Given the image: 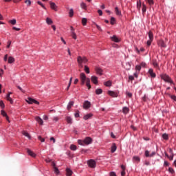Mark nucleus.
Masks as SVG:
<instances>
[{
    "instance_id": "obj_1",
    "label": "nucleus",
    "mask_w": 176,
    "mask_h": 176,
    "mask_svg": "<svg viewBox=\"0 0 176 176\" xmlns=\"http://www.w3.org/2000/svg\"><path fill=\"white\" fill-rule=\"evenodd\" d=\"M80 79L81 82V86L85 85V83H86V86L89 90L91 89V85H90V78L86 77V74H85V73L80 74Z\"/></svg>"
},
{
    "instance_id": "obj_2",
    "label": "nucleus",
    "mask_w": 176,
    "mask_h": 176,
    "mask_svg": "<svg viewBox=\"0 0 176 176\" xmlns=\"http://www.w3.org/2000/svg\"><path fill=\"white\" fill-rule=\"evenodd\" d=\"M78 145L85 146L86 145H90L93 142V139L91 137H86L84 140H78Z\"/></svg>"
},
{
    "instance_id": "obj_3",
    "label": "nucleus",
    "mask_w": 176,
    "mask_h": 176,
    "mask_svg": "<svg viewBox=\"0 0 176 176\" xmlns=\"http://www.w3.org/2000/svg\"><path fill=\"white\" fill-rule=\"evenodd\" d=\"M160 76L162 80H164V82H166V83H170V85H174V81L173 80L171 77H170V76H168L167 74H161Z\"/></svg>"
},
{
    "instance_id": "obj_4",
    "label": "nucleus",
    "mask_w": 176,
    "mask_h": 176,
    "mask_svg": "<svg viewBox=\"0 0 176 176\" xmlns=\"http://www.w3.org/2000/svg\"><path fill=\"white\" fill-rule=\"evenodd\" d=\"M88 61L89 60L85 56H79L77 57V63L80 68H83V64H87Z\"/></svg>"
},
{
    "instance_id": "obj_5",
    "label": "nucleus",
    "mask_w": 176,
    "mask_h": 176,
    "mask_svg": "<svg viewBox=\"0 0 176 176\" xmlns=\"http://www.w3.org/2000/svg\"><path fill=\"white\" fill-rule=\"evenodd\" d=\"M87 164L90 168H96L97 162L94 160H89L87 161Z\"/></svg>"
},
{
    "instance_id": "obj_6",
    "label": "nucleus",
    "mask_w": 176,
    "mask_h": 176,
    "mask_svg": "<svg viewBox=\"0 0 176 176\" xmlns=\"http://www.w3.org/2000/svg\"><path fill=\"white\" fill-rule=\"evenodd\" d=\"M107 94L113 98L119 97V91H108Z\"/></svg>"
},
{
    "instance_id": "obj_7",
    "label": "nucleus",
    "mask_w": 176,
    "mask_h": 176,
    "mask_svg": "<svg viewBox=\"0 0 176 176\" xmlns=\"http://www.w3.org/2000/svg\"><path fill=\"white\" fill-rule=\"evenodd\" d=\"M26 102H28V104H36V105H39V102L32 98H28V99H26Z\"/></svg>"
},
{
    "instance_id": "obj_8",
    "label": "nucleus",
    "mask_w": 176,
    "mask_h": 176,
    "mask_svg": "<svg viewBox=\"0 0 176 176\" xmlns=\"http://www.w3.org/2000/svg\"><path fill=\"white\" fill-rule=\"evenodd\" d=\"M82 107L84 109H89L91 107V103L89 100H85Z\"/></svg>"
},
{
    "instance_id": "obj_9",
    "label": "nucleus",
    "mask_w": 176,
    "mask_h": 176,
    "mask_svg": "<svg viewBox=\"0 0 176 176\" xmlns=\"http://www.w3.org/2000/svg\"><path fill=\"white\" fill-rule=\"evenodd\" d=\"M110 39L112 41V42H115L116 43H119V42H120V38L117 37L116 35H113V36L110 37Z\"/></svg>"
},
{
    "instance_id": "obj_10",
    "label": "nucleus",
    "mask_w": 176,
    "mask_h": 176,
    "mask_svg": "<svg viewBox=\"0 0 176 176\" xmlns=\"http://www.w3.org/2000/svg\"><path fill=\"white\" fill-rule=\"evenodd\" d=\"M50 8H51V9H52V10H54L55 12H57V10H58L57 9L58 7H57V5H56V3L50 1Z\"/></svg>"
},
{
    "instance_id": "obj_11",
    "label": "nucleus",
    "mask_w": 176,
    "mask_h": 176,
    "mask_svg": "<svg viewBox=\"0 0 176 176\" xmlns=\"http://www.w3.org/2000/svg\"><path fill=\"white\" fill-rule=\"evenodd\" d=\"M157 45L160 47H167V45L166 44V43L163 40L158 41Z\"/></svg>"
},
{
    "instance_id": "obj_12",
    "label": "nucleus",
    "mask_w": 176,
    "mask_h": 176,
    "mask_svg": "<svg viewBox=\"0 0 176 176\" xmlns=\"http://www.w3.org/2000/svg\"><path fill=\"white\" fill-rule=\"evenodd\" d=\"M91 80L94 85H98V78L95 76L91 77Z\"/></svg>"
},
{
    "instance_id": "obj_13",
    "label": "nucleus",
    "mask_w": 176,
    "mask_h": 176,
    "mask_svg": "<svg viewBox=\"0 0 176 176\" xmlns=\"http://www.w3.org/2000/svg\"><path fill=\"white\" fill-rule=\"evenodd\" d=\"M152 64L154 68H157V69H160V67L159 66V63L156 59H153Z\"/></svg>"
},
{
    "instance_id": "obj_14",
    "label": "nucleus",
    "mask_w": 176,
    "mask_h": 176,
    "mask_svg": "<svg viewBox=\"0 0 176 176\" xmlns=\"http://www.w3.org/2000/svg\"><path fill=\"white\" fill-rule=\"evenodd\" d=\"M27 153H28L29 156H31L32 157H36V154L34 153V151H32L31 149L27 148Z\"/></svg>"
},
{
    "instance_id": "obj_15",
    "label": "nucleus",
    "mask_w": 176,
    "mask_h": 176,
    "mask_svg": "<svg viewBox=\"0 0 176 176\" xmlns=\"http://www.w3.org/2000/svg\"><path fill=\"white\" fill-rule=\"evenodd\" d=\"M148 72L151 78H156V73L153 72V69H152V68L149 69Z\"/></svg>"
},
{
    "instance_id": "obj_16",
    "label": "nucleus",
    "mask_w": 176,
    "mask_h": 176,
    "mask_svg": "<svg viewBox=\"0 0 176 176\" xmlns=\"http://www.w3.org/2000/svg\"><path fill=\"white\" fill-rule=\"evenodd\" d=\"M35 120H36V122H38V124H39L41 126H43V120H42V118H41V117H39V116L35 117Z\"/></svg>"
},
{
    "instance_id": "obj_17",
    "label": "nucleus",
    "mask_w": 176,
    "mask_h": 176,
    "mask_svg": "<svg viewBox=\"0 0 176 176\" xmlns=\"http://www.w3.org/2000/svg\"><path fill=\"white\" fill-rule=\"evenodd\" d=\"M95 71L97 74V75H100V76H101V75H102V69H101L100 67H96Z\"/></svg>"
},
{
    "instance_id": "obj_18",
    "label": "nucleus",
    "mask_w": 176,
    "mask_h": 176,
    "mask_svg": "<svg viewBox=\"0 0 176 176\" xmlns=\"http://www.w3.org/2000/svg\"><path fill=\"white\" fill-rule=\"evenodd\" d=\"M93 113H89L85 116H83L84 120H89V119H91V118H93Z\"/></svg>"
},
{
    "instance_id": "obj_19",
    "label": "nucleus",
    "mask_w": 176,
    "mask_h": 176,
    "mask_svg": "<svg viewBox=\"0 0 176 176\" xmlns=\"http://www.w3.org/2000/svg\"><path fill=\"white\" fill-rule=\"evenodd\" d=\"M72 174H74V172L71 168H66V176H72Z\"/></svg>"
},
{
    "instance_id": "obj_20",
    "label": "nucleus",
    "mask_w": 176,
    "mask_h": 176,
    "mask_svg": "<svg viewBox=\"0 0 176 176\" xmlns=\"http://www.w3.org/2000/svg\"><path fill=\"white\" fill-rule=\"evenodd\" d=\"M116 149H118V147L116 146V144L113 143L111 147V153H115V152H116Z\"/></svg>"
},
{
    "instance_id": "obj_21",
    "label": "nucleus",
    "mask_w": 176,
    "mask_h": 176,
    "mask_svg": "<svg viewBox=\"0 0 176 176\" xmlns=\"http://www.w3.org/2000/svg\"><path fill=\"white\" fill-rule=\"evenodd\" d=\"M54 167V171L56 175H58L60 174V170H58V167H56V164L53 163Z\"/></svg>"
},
{
    "instance_id": "obj_22",
    "label": "nucleus",
    "mask_w": 176,
    "mask_h": 176,
    "mask_svg": "<svg viewBox=\"0 0 176 176\" xmlns=\"http://www.w3.org/2000/svg\"><path fill=\"white\" fill-rule=\"evenodd\" d=\"M122 112L123 113H124L125 115L129 113V112H130V109H129V107H124L122 108Z\"/></svg>"
},
{
    "instance_id": "obj_23",
    "label": "nucleus",
    "mask_w": 176,
    "mask_h": 176,
    "mask_svg": "<svg viewBox=\"0 0 176 176\" xmlns=\"http://www.w3.org/2000/svg\"><path fill=\"white\" fill-rule=\"evenodd\" d=\"M115 12H116V14L117 16H122V11H120V10H119V8L116 7Z\"/></svg>"
},
{
    "instance_id": "obj_24",
    "label": "nucleus",
    "mask_w": 176,
    "mask_h": 176,
    "mask_svg": "<svg viewBox=\"0 0 176 176\" xmlns=\"http://www.w3.org/2000/svg\"><path fill=\"white\" fill-rule=\"evenodd\" d=\"M22 134L23 135H25V137H27L29 140H31V135H30V133H28V132L26 131H23Z\"/></svg>"
},
{
    "instance_id": "obj_25",
    "label": "nucleus",
    "mask_w": 176,
    "mask_h": 176,
    "mask_svg": "<svg viewBox=\"0 0 176 176\" xmlns=\"http://www.w3.org/2000/svg\"><path fill=\"white\" fill-rule=\"evenodd\" d=\"M104 86H106V87H111V86H112V81L111 80H108L104 82Z\"/></svg>"
},
{
    "instance_id": "obj_26",
    "label": "nucleus",
    "mask_w": 176,
    "mask_h": 176,
    "mask_svg": "<svg viewBox=\"0 0 176 176\" xmlns=\"http://www.w3.org/2000/svg\"><path fill=\"white\" fill-rule=\"evenodd\" d=\"M142 14H145V13H146V5L144 3H142Z\"/></svg>"
},
{
    "instance_id": "obj_27",
    "label": "nucleus",
    "mask_w": 176,
    "mask_h": 176,
    "mask_svg": "<svg viewBox=\"0 0 176 176\" xmlns=\"http://www.w3.org/2000/svg\"><path fill=\"white\" fill-rule=\"evenodd\" d=\"M65 120L69 124H72V118L70 116L66 117Z\"/></svg>"
},
{
    "instance_id": "obj_28",
    "label": "nucleus",
    "mask_w": 176,
    "mask_h": 176,
    "mask_svg": "<svg viewBox=\"0 0 176 176\" xmlns=\"http://www.w3.org/2000/svg\"><path fill=\"white\" fill-rule=\"evenodd\" d=\"M75 102H74V101H70V102H69V103H68V104H67V109H68V111H69V109H71V108H72V107H74V104Z\"/></svg>"
},
{
    "instance_id": "obj_29",
    "label": "nucleus",
    "mask_w": 176,
    "mask_h": 176,
    "mask_svg": "<svg viewBox=\"0 0 176 176\" xmlns=\"http://www.w3.org/2000/svg\"><path fill=\"white\" fill-rule=\"evenodd\" d=\"M8 63V64H13V63H14V58H13V56H9Z\"/></svg>"
},
{
    "instance_id": "obj_30",
    "label": "nucleus",
    "mask_w": 176,
    "mask_h": 176,
    "mask_svg": "<svg viewBox=\"0 0 176 176\" xmlns=\"http://www.w3.org/2000/svg\"><path fill=\"white\" fill-rule=\"evenodd\" d=\"M7 101H9L10 104H13L14 101H13V99L9 96V95H6V97Z\"/></svg>"
},
{
    "instance_id": "obj_31",
    "label": "nucleus",
    "mask_w": 176,
    "mask_h": 176,
    "mask_svg": "<svg viewBox=\"0 0 176 176\" xmlns=\"http://www.w3.org/2000/svg\"><path fill=\"white\" fill-rule=\"evenodd\" d=\"M148 38H149V41H153V32H152V31H149L148 32Z\"/></svg>"
},
{
    "instance_id": "obj_32",
    "label": "nucleus",
    "mask_w": 176,
    "mask_h": 176,
    "mask_svg": "<svg viewBox=\"0 0 176 176\" xmlns=\"http://www.w3.org/2000/svg\"><path fill=\"white\" fill-rule=\"evenodd\" d=\"M80 8L81 9H84V10H87V6L84 2H82L80 3Z\"/></svg>"
},
{
    "instance_id": "obj_33",
    "label": "nucleus",
    "mask_w": 176,
    "mask_h": 176,
    "mask_svg": "<svg viewBox=\"0 0 176 176\" xmlns=\"http://www.w3.org/2000/svg\"><path fill=\"white\" fill-rule=\"evenodd\" d=\"M116 23V19H115V17L112 16L111 18V21H110V24H111V25H115Z\"/></svg>"
},
{
    "instance_id": "obj_34",
    "label": "nucleus",
    "mask_w": 176,
    "mask_h": 176,
    "mask_svg": "<svg viewBox=\"0 0 176 176\" xmlns=\"http://www.w3.org/2000/svg\"><path fill=\"white\" fill-rule=\"evenodd\" d=\"M96 94H97V96L102 94V89L100 88L96 89Z\"/></svg>"
},
{
    "instance_id": "obj_35",
    "label": "nucleus",
    "mask_w": 176,
    "mask_h": 176,
    "mask_svg": "<svg viewBox=\"0 0 176 176\" xmlns=\"http://www.w3.org/2000/svg\"><path fill=\"white\" fill-rule=\"evenodd\" d=\"M84 71L86 74H90V69L89 68V67H87V65H85L84 67Z\"/></svg>"
},
{
    "instance_id": "obj_36",
    "label": "nucleus",
    "mask_w": 176,
    "mask_h": 176,
    "mask_svg": "<svg viewBox=\"0 0 176 176\" xmlns=\"http://www.w3.org/2000/svg\"><path fill=\"white\" fill-rule=\"evenodd\" d=\"M70 149L71 151H76L78 149V147L75 144H71Z\"/></svg>"
},
{
    "instance_id": "obj_37",
    "label": "nucleus",
    "mask_w": 176,
    "mask_h": 176,
    "mask_svg": "<svg viewBox=\"0 0 176 176\" xmlns=\"http://www.w3.org/2000/svg\"><path fill=\"white\" fill-rule=\"evenodd\" d=\"M46 23H47V24L50 25L51 24H53V21L50 18H47L46 19Z\"/></svg>"
},
{
    "instance_id": "obj_38",
    "label": "nucleus",
    "mask_w": 176,
    "mask_h": 176,
    "mask_svg": "<svg viewBox=\"0 0 176 176\" xmlns=\"http://www.w3.org/2000/svg\"><path fill=\"white\" fill-rule=\"evenodd\" d=\"M137 9L138 10H141V0L137 2Z\"/></svg>"
},
{
    "instance_id": "obj_39",
    "label": "nucleus",
    "mask_w": 176,
    "mask_h": 176,
    "mask_svg": "<svg viewBox=\"0 0 176 176\" xmlns=\"http://www.w3.org/2000/svg\"><path fill=\"white\" fill-rule=\"evenodd\" d=\"M148 3L149 6H152V5H155V1L153 0H146Z\"/></svg>"
},
{
    "instance_id": "obj_40",
    "label": "nucleus",
    "mask_w": 176,
    "mask_h": 176,
    "mask_svg": "<svg viewBox=\"0 0 176 176\" xmlns=\"http://www.w3.org/2000/svg\"><path fill=\"white\" fill-rule=\"evenodd\" d=\"M141 66L140 65H137L135 67V69L137 72H140L141 71Z\"/></svg>"
},
{
    "instance_id": "obj_41",
    "label": "nucleus",
    "mask_w": 176,
    "mask_h": 176,
    "mask_svg": "<svg viewBox=\"0 0 176 176\" xmlns=\"http://www.w3.org/2000/svg\"><path fill=\"white\" fill-rule=\"evenodd\" d=\"M82 25H87V19L82 18Z\"/></svg>"
},
{
    "instance_id": "obj_42",
    "label": "nucleus",
    "mask_w": 176,
    "mask_h": 176,
    "mask_svg": "<svg viewBox=\"0 0 176 176\" xmlns=\"http://www.w3.org/2000/svg\"><path fill=\"white\" fill-rule=\"evenodd\" d=\"M162 138L164 140H166V141H167L168 140V134L167 133L162 134Z\"/></svg>"
},
{
    "instance_id": "obj_43",
    "label": "nucleus",
    "mask_w": 176,
    "mask_h": 176,
    "mask_svg": "<svg viewBox=\"0 0 176 176\" xmlns=\"http://www.w3.org/2000/svg\"><path fill=\"white\" fill-rule=\"evenodd\" d=\"M69 17H74V9H70L69 12Z\"/></svg>"
},
{
    "instance_id": "obj_44",
    "label": "nucleus",
    "mask_w": 176,
    "mask_h": 176,
    "mask_svg": "<svg viewBox=\"0 0 176 176\" xmlns=\"http://www.w3.org/2000/svg\"><path fill=\"white\" fill-rule=\"evenodd\" d=\"M168 96L171 98V100H173V101L176 102V96L175 95H171L170 94H168Z\"/></svg>"
},
{
    "instance_id": "obj_45",
    "label": "nucleus",
    "mask_w": 176,
    "mask_h": 176,
    "mask_svg": "<svg viewBox=\"0 0 176 176\" xmlns=\"http://www.w3.org/2000/svg\"><path fill=\"white\" fill-rule=\"evenodd\" d=\"M9 23L12 24V25H16V23H17V21H16V19H12L10 20Z\"/></svg>"
},
{
    "instance_id": "obj_46",
    "label": "nucleus",
    "mask_w": 176,
    "mask_h": 176,
    "mask_svg": "<svg viewBox=\"0 0 176 176\" xmlns=\"http://www.w3.org/2000/svg\"><path fill=\"white\" fill-rule=\"evenodd\" d=\"M71 36L72 37L73 39H78V36H76V33H71Z\"/></svg>"
},
{
    "instance_id": "obj_47",
    "label": "nucleus",
    "mask_w": 176,
    "mask_h": 176,
    "mask_svg": "<svg viewBox=\"0 0 176 176\" xmlns=\"http://www.w3.org/2000/svg\"><path fill=\"white\" fill-rule=\"evenodd\" d=\"M38 5H40V6H41V8H43V9H45L46 10V7L45 6V5H43V3H42V2L41 1H37Z\"/></svg>"
},
{
    "instance_id": "obj_48",
    "label": "nucleus",
    "mask_w": 176,
    "mask_h": 176,
    "mask_svg": "<svg viewBox=\"0 0 176 176\" xmlns=\"http://www.w3.org/2000/svg\"><path fill=\"white\" fill-rule=\"evenodd\" d=\"M144 155H145L146 157H150V156H151V154H149V151H148V150L145 151Z\"/></svg>"
},
{
    "instance_id": "obj_49",
    "label": "nucleus",
    "mask_w": 176,
    "mask_h": 176,
    "mask_svg": "<svg viewBox=\"0 0 176 176\" xmlns=\"http://www.w3.org/2000/svg\"><path fill=\"white\" fill-rule=\"evenodd\" d=\"M1 113L2 116H3L4 118L8 116V113H6V112L4 110H1Z\"/></svg>"
},
{
    "instance_id": "obj_50",
    "label": "nucleus",
    "mask_w": 176,
    "mask_h": 176,
    "mask_svg": "<svg viewBox=\"0 0 176 176\" xmlns=\"http://www.w3.org/2000/svg\"><path fill=\"white\" fill-rule=\"evenodd\" d=\"M10 45H12V41L9 40V41L7 42L6 48H7V49H9V48L10 47Z\"/></svg>"
},
{
    "instance_id": "obj_51",
    "label": "nucleus",
    "mask_w": 176,
    "mask_h": 176,
    "mask_svg": "<svg viewBox=\"0 0 176 176\" xmlns=\"http://www.w3.org/2000/svg\"><path fill=\"white\" fill-rule=\"evenodd\" d=\"M142 68H146V63L145 62H142L140 65Z\"/></svg>"
},
{
    "instance_id": "obj_52",
    "label": "nucleus",
    "mask_w": 176,
    "mask_h": 176,
    "mask_svg": "<svg viewBox=\"0 0 176 176\" xmlns=\"http://www.w3.org/2000/svg\"><path fill=\"white\" fill-rule=\"evenodd\" d=\"M25 3L27 4V6H31V0H25Z\"/></svg>"
},
{
    "instance_id": "obj_53",
    "label": "nucleus",
    "mask_w": 176,
    "mask_h": 176,
    "mask_svg": "<svg viewBox=\"0 0 176 176\" xmlns=\"http://www.w3.org/2000/svg\"><path fill=\"white\" fill-rule=\"evenodd\" d=\"M38 140H39V141H41V142H45V138H42V136L39 135L38 137Z\"/></svg>"
},
{
    "instance_id": "obj_54",
    "label": "nucleus",
    "mask_w": 176,
    "mask_h": 176,
    "mask_svg": "<svg viewBox=\"0 0 176 176\" xmlns=\"http://www.w3.org/2000/svg\"><path fill=\"white\" fill-rule=\"evenodd\" d=\"M168 171H169V173H170V174H174V173H175V170H174V168H173L171 167H170L168 168Z\"/></svg>"
},
{
    "instance_id": "obj_55",
    "label": "nucleus",
    "mask_w": 176,
    "mask_h": 176,
    "mask_svg": "<svg viewBox=\"0 0 176 176\" xmlns=\"http://www.w3.org/2000/svg\"><path fill=\"white\" fill-rule=\"evenodd\" d=\"M0 107H1V108H2V109H3V108H5V103H3V101H2V100L0 101Z\"/></svg>"
},
{
    "instance_id": "obj_56",
    "label": "nucleus",
    "mask_w": 176,
    "mask_h": 176,
    "mask_svg": "<svg viewBox=\"0 0 176 176\" xmlns=\"http://www.w3.org/2000/svg\"><path fill=\"white\" fill-rule=\"evenodd\" d=\"M133 160H135V162H140L141 160L140 159V157L138 156H134Z\"/></svg>"
},
{
    "instance_id": "obj_57",
    "label": "nucleus",
    "mask_w": 176,
    "mask_h": 176,
    "mask_svg": "<svg viewBox=\"0 0 176 176\" xmlns=\"http://www.w3.org/2000/svg\"><path fill=\"white\" fill-rule=\"evenodd\" d=\"M126 94L128 97H129V98H131V97H133V94H131V92L126 91Z\"/></svg>"
},
{
    "instance_id": "obj_58",
    "label": "nucleus",
    "mask_w": 176,
    "mask_h": 176,
    "mask_svg": "<svg viewBox=\"0 0 176 176\" xmlns=\"http://www.w3.org/2000/svg\"><path fill=\"white\" fill-rule=\"evenodd\" d=\"M152 42H153V41H151V40H148L147 42H146V45L147 46H151V45H152Z\"/></svg>"
},
{
    "instance_id": "obj_59",
    "label": "nucleus",
    "mask_w": 176,
    "mask_h": 176,
    "mask_svg": "<svg viewBox=\"0 0 176 176\" xmlns=\"http://www.w3.org/2000/svg\"><path fill=\"white\" fill-rule=\"evenodd\" d=\"M96 28L98 30V31H102V29L101 28V27L100 25H98V24L95 23Z\"/></svg>"
},
{
    "instance_id": "obj_60",
    "label": "nucleus",
    "mask_w": 176,
    "mask_h": 176,
    "mask_svg": "<svg viewBox=\"0 0 176 176\" xmlns=\"http://www.w3.org/2000/svg\"><path fill=\"white\" fill-rule=\"evenodd\" d=\"M164 166L165 167H168V166H170V164L168 163V162L164 161Z\"/></svg>"
},
{
    "instance_id": "obj_61",
    "label": "nucleus",
    "mask_w": 176,
    "mask_h": 176,
    "mask_svg": "<svg viewBox=\"0 0 176 176\" xmlns=\"http://www.w3.org/2000/svg\"><path fill=\"white\" fill-rule=\"evenodd\" d=\"M70 31L71 34L75 33V28H74L72 26H70Z\"/></svg>"
},
{
    "instance_id": "obj_62",
    "label": "nucleus",
    "mask_w": 176,
    "mask_h": 176,
    "mask_svg": "<svg viewBox=\"0 0 176 176\" xmlns=\"http://www.w3.org/2000/svg\"><path fill=\"white\" fill-rule=\"evenodd\" d=\"M135 78H138V75H140V72H135L134 74H133Z\"/></svg>"
},
{
    "instance_id": "obj_63",
    "label": "nucleus",
    "mask_w": 176,
    "mask_h": 176,
    "mask_svg": "<svg viewBox=\"0 0 176 176\" xmlns=\"http://www.w3.org/2000/svg\"><path fill=\"white\" fill-rule=\"evenodd\" d=\"M74 116H75V118H79V116H80L79 111H78V112L75 113Z\"/></svg>"
},
{
    "instance_id": "obj_64",
    "label": "nucleus",
    "mask_w": 176,
    "mask_h": 176,
    "mask_svg": "<svg viewBox=\"0 0 176 176\" xmlns=\"http://www.w3.org/2000/svg\"><path fill=\"white\" fill-rule=\"evenodd\" d=\"M109 175H110V176H116V173L115 172H111V173H109Z\"/></svg>"
}]
</instances>
